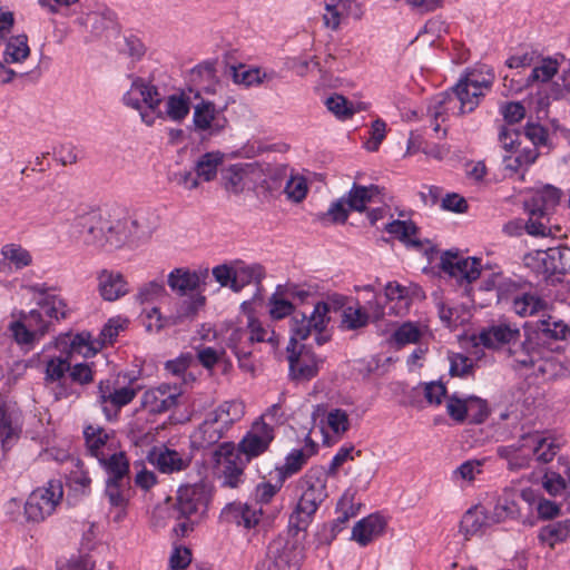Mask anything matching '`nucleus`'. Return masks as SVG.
<instances>
[{
	"label": "nucleus",
	"instance_id": "1",
	"mask_svg": "<svg viewBox=\"0 0 570 570\" xmlns=\"http://www.w3.org/2000/svg\"><path fill=\"white\" fill-rule=\"evenodd\" d=\"M495 76L485 67L474 68L465 72L451 89L434 96L428 114L435 121L444 120L445 115H464L472 112L481 99L491 90Z\"/></svg>",
	"mask_w": 570,
	"mask_h": 570
},
{
	"label": "nucleus",
	"instance_id": "2",
	"mask_svg": "<svg viewBox=\"0 0 570 570\" xmlns=\"http://www.w3.org/2000/svg\"><path fill=\"white\" fill-rule=\"evenodd\" d=\"M83 242L98 248H119L131 237H139V222L120 209H96L75 219Z\"/></svg>",
	"mask_w": 570,
	"mask_h": 570
},
{
	"label": "nucleus",
	"instance_id": "3",
	"mask_svg": "<svg viewBox=\"0 0 570 570\" xmlns=\"http://www.w3.org/2000/svg\"><path fill=\"white\" fill-rule=\"evenodd\" d=\"M37 304L39 308L28 314L21 313L20 318L9 325L19 345H32L49 332L53 322L65 320L70 314L67 302L60 295H47L39 298Z\"/></svg>",
	"mask_w": 570,
	"mask_h": 570
},
{
	"label": "nucleus",
	"instance_id": "4",
	"mask_svg": "<svg viewBox=\"0 0 570 570\" xmlns=\"http://www.w3.org/2000/svg\"><path fill=\"white\" fill-rule=\"evenodd\" d=\"M326 482V472L322 466H312L299 479L298 484L303 493L289 515V530L298 533L307 529L320 505L327 498Z\"/></svg>",
	"mask_w": 570,
	"mask_h": 570
},
{
	"label": "nucleus",
	"instance_id": "5",
	"mask_svg": "<svg viewBox=\"0 0 570 570\" xmlns=\"http://www.w3.org/2000/svg\"><path fill=\"white\" fill-rule=\"evenodd\" d=\"M292 531L277 535L267 544L261 570H301L304 546L296 538V532L291 534Z\"/></svg>",
	"mask_w": 570,
	"mask_h": 570
},
{
	"label": "nucleus",
	"instance_id": "6",
	"mask_svg": "<svg viewBox=\"0 0 570 570\" xmlns=\"http://www.w3.org/2000/svg\"><path fill=\"white\" fill-rule=\"evenodd\" d=\"M561 195L559 188L547 185L525 202V210L529 214V220L525 224L528 234L532 236H546L548 234L550 229L543 219L549 222L548 217L559 205Z\"/></svg>",
	"mask_w": 570,
	"mask_h": 570
},
{
	"label": "nucleus",
	"instance_id": "7",
	"mask_svg": "<svg viewBox=\"0 0 570 570\" xmlns=\"http://www.w3.org/2000/svg\"><path fill=\"white\" fill-rule=\"evenodd\" d=\"M62 497L63 488L59 480H50L46 487L33 490L24 503L27 521L33 523L45 521L56 511Z\"/></svg>",
	"mask_w": 570,
	"mask_h": 570
},
{
	"label": "nucleus",
	"instance_id": "8",
	"mask_svg": "<svg viewBox=\"0 0 570 570\" xmlns=\"http://www.w3.org/2000/svg\"><path fill=\"white\" fill-rule=\"evenodd\" d=\"M210 498V488L204 482L180 485L177 490L176 501L171 507V517L180 520L204 513Z\"/></svg>",
	"mask_w": 570,
	"mask_h": 570
},
{
	"label": "nucleus",
	"instance_id": "9",
	"mask_svg": "<svg viewBox=\"0 0 570 570\" xmlns=\"http://www.w3.org/2000/svg\"><path fill=\"white\" fill-rule=\"evenodd\" d=\"M136 395L135 387L121 385L118 380H102L97 386V402L108 421L116 420L121 409L131 403Z\"/></svg>",
	"mask_w": 570,
	"mask_h": 570
},
{
	"label": "nucleus",
	"instance_id": "10",
	"mask_svg": "<svg viewBox=\"0 0 570 570\" xmlns=\"http://www.w3.org/2000/svg\"><path fill=\"white\" fill-rule=\"evenodd\" d=\"M330 304L317 302L311 314L296 311L291 318V340L288 345L306 340L312 331H324L330 323Z\"/></svg>",
	"mask_w": 570,
	"mask_h": 570
},
{
	"label": "nucleus",
	"instance_id": "11",
	"mask_svg": "<svg viewBox=\"0 0 570 570\" xmlns=\"http://www.w3.org/2000/svg\"><path fill=\"white\" fill-rule=\"evenodd\" d=\"M275 439V429L266 421L256 420L236 448V453L244 455L246 463L264 454Z\"/></svg>",
	"mask_w": 570,
	"mask_h": 570
},
{
	"label": "nucleus",
	"instance_id": "12",
	"mask_svg": "<svg viewBox=\"0 0 570 570\" xmlns=\"http://www.w3.org/2000/svg\"><path fill=\"white\" fill-rule=\"evenodd\" d=\"M287 345L289 377L296 382H308L317 376L323 360L306 345Z\"/></svg>",
	"mask_w": 570,
	"mask_h": 570
},
{
	"label": "nucleus",
	"instance_id": "13",
	"mask_svg": "<svg viewBox=\"0 0 570 570\" xmlns=\"http://www.w3.org/2000/svg\"><path fill=\"white\" fill-rule=\"evenodd\" d=\"M440 268L449 276L471 284L481 275V259L463 257L458 252L446 250L441 256Z\"/></svg>",
	"mask_w": 570,
	"mask_h": 570
},
{
	"label": "nucleus",
	"instance_id": "14",
	"mask_svg": "<svg viewBox=\"0 0 570 570\" xmlns=\"http://www.w3.org/2000/svg\"><path fill=\"white\" fill-rule=\"evenodd\" d=\"M181 393L183 391L177 383H163L157 387L145 391L140 399V405L150 414H160L176 407Z\"/></svg>",
	"mask_w": 570,
	"mask_h": 570
},
{
	"label": "nucleus",
	"instance_id": "15",
	"mask_svg": "<svg viewBox=\"0 0 570 570\" xmlns=\"http://www.w3.org/2000/svg\"><path fill=\"white\" fill-rule=\"evenodd\" d=\"M213 456L216 463L223 465L224 484L229 488L238 487L247 463L243 462L240 455L236 453L235 444L233 442L220 443Z\"/></svg>",
	"mask_w": 570,
	"mask_h": 570
},
{
	"label": "nucleus",
	"instance_id": "16",
	"mask_svg": "<svg viewBox=\"0 0 570 570\" xmlns=\"http://www.w3.org/2000/svg\"><path fill=\"white\" fill-rule=\"evenodd\" d=\"M125 105L134 109L140 110L141 105L145 104L153 112L158 111L160 116L159 106L163 101L158 88L144 78L135 77L131 82L130 90H128L122 98Z\"/></svg>",
	"mask_w": 570,
	"mask_h": 570
},
{
	"label": "nucleus",
	"instance_id": "17",
	"mask_svg": "<svg viewBox=\"0 0 570 570\" xmlns=\"http://www.w3.org/2000/svg\"><path fill=\"white\" fill-rule=\"evenodd\" d=\"M207 276V269L197 272L187 267H177L168 274L167 284L173 293L184 297L191 295V293H203L200 287Z\"/></svg>",
	"mask_w": 570,
	"mask_h": 570
},
{
	"label": "nucleus",
	"instance_id": "18",
	"mask_svg": "<svg viewBox=\"0 0 570 570\" xmlns=\"http://www.w3.org/2000/svg\"><path fill=\"white\" fill-rule=\"evenodd\" d=\"M528 434H523L515 443L510 445H501L497 449L499 458L508 463V469L519 471L530 466L533 456V444L525 440Z\"/></svg>",
	"mask_w": 570,
	"mask_h": 570
},
{
	"label": "nucleus",
	"instance_id": "19",
	"mask_svg": "<svg viewBox=\"0 0 570 570\" xmlns=\"http://www.w3.org/2000/svg\"><path fill=\"white\" fill-rule=\"evenodd\" d=\"M521 332L517 326H511L510 324H498L492 325L488 328H484L479 334L480 343L487 348L499 350L503 346L514 345L518 341H520Z\"/></svg>",
	"mask_w": 570,
	"mask_h": 570
},
{
	"label": "nucleus",
	"instance_id": "20",
	"mask_svg": "<svg viewBox=\"0 0 570 570\" xmlns=\"http://www.w3.org/2000/svg\"><path fill=\"white\" fill-rule=\"evenodd\" d=\"M149 462L155 465L161 473H174L186 470L191 460L181 455L176 450L168 448H154L148 454Z\"/></svg>",
	"mask_w": 570,
	"mask_h": 570
},
{
	"label": "nucleus",
	"instance_id": "21",
	"mask_svg": "<svg viewBox=\"0 0 570 570\" xmlns=\"http://www.w3.org/2000/svg\"><path fill=\"white\" fill-rule=\"evenodd\" d=\"M337 518L330 524H324L318 533L320 542L330 544L336 535L343 530L344 524L356 515L357 509L352 502V498L343 495L336 505Z\"/></svg>",
	"mask_w": 570,
	"mask_h": 570
},
{
	"label": "nucleus",
	"instance_id": "22",
	"mask_svg": "<svg viewBox=\"0 0 570 570\" xmlns=\"http://www.w3.org/2000/svg\"><path fill=\"white\" fill-rule=\"evenodd\" d=\"M261 514V510H256L247 503L232 502L223 509L220 517L227 523L252 529L258 524Z\"/></svg>",
	"mask_w": 570,
	"mask_h": 570
},
{
	"label": "nucleus",
	"instance_id": "23",
	"mask_svg": "<svg viewBox=\"0 0 570 570\" xmlns=\"http://www.w3.org/2000/svg\"><path fill=\"white\" fill-rule=\"evenodd\" d=\"M538 343L528 337L525 341H518L507 348L509 357L512 360L511 366L514 370L531 368L541 358Z\"/></svg>",
	"mask_w": 570,
	"mask_h": 570
},
{
	"label": "nucleus",
	"instance_id": "24",
	"mask_svg": "<svg viewBox=\"0 0 570 570\" xmlns=\"http://www.w3.org/2000/svg\"><path fill=\"white\" fill-rule=\"evenodd\" d=\"M98 282L99 293L105 301L114 302L128 293V284L119 272L102 269Z\"/></svg>",
	"mask_w": 570,
	"mask_h": 570
},
{
	"label": "nucleus",
	"instance_id": "25",
	"mask_svg": "<svg viewBox=\"0 0 570 570\" xmlns=\"http://www.w3.org/2000/svg\"><path fill=\"white\" fill-rule=\"evenodd\" d=\"M548 306V302L531 286L513 298L511 309L521 317H529L544 312Z\"/></svg>",
	"mask_w": 570,
	"mask_h": 570
},
{
	"label": "nucleus",
	"instance_id": "26",
	"mask_svg": "<svg viewBox=\"0 0 570 570\" xmlns=\"http://www.w3.org/2000/svg\"><path fill=\"white\" fill-rule=\"evenodd\" d=\"M225 432L239 422L245 415V404L238 400L224 401L216 409L207 413Z\"/></svg>",
	"mask_w": 570,
	"mask_h": 570
},
{
	"label": "nucleus",
	"instance_id": "27",
	"mask_svg": "<svg viewBox=\"0 0 570 570\" xmlns=\"http://www.w3.org/2000/svg\"><path fill=\"white\" fill-rule=\"evenodd\" d=\"M385 525L386 522L383 517L377 513L370 514L355 523L352 530V539L365 547L384 532Z\"/></svg>",
	"mask_w": 570,
	"mask_h": 570
},
{
	"label": "nucleus",
	"instance_id": "28",
	"mask_svg": "<svg viewBox=\"0 0 570 570\" xmlns=\"http://www.w3.org/2000/svg\"><path fill=\"white\" fill-rule=\"evenodd\" d=\"M325 9V26L333 30H336L340 27L343 18L361 16V10L356 0H330L326 2Z\"/></svg>",
	"mask_w": 570,
	"mask_h": 570
},
{
	"label": "nucleus",
	"instance_id": "29",
	"mask_svg": "<svg viewBox=\"0 0 570 570\" xmlns=\"http://www.w3.org/2000/svg\"><path fill=\"white\" fill-rule=\"evenodd\" d=\"M205 304L206 297L203 293H191V295L180 297L175 304L174 311L170 313L173 320H175V325L195 320Z\"/></svg>",
	"mask_w": 570,
	"mask_h": 570
},
{
	"label": "nucleus",
	"instance_id": "30",
	"mask_svg": "<svg viewBox=\"0 0 570 570\" xmlns=\"http://www.w3.org/2000/svg\"><path fill=\"white\" fill-rule=\"evenodd\" d=\"M488 520L489 517L485 509L481 505H474L463 514L460 522V532L464 535L465 540H469L484 532L489 525Z\"/></svg>",
	"mask_w": 570,
	"mask_h": 570
},
{
	"label": "nucleus",
	"instance_id": "31",
	"mask_svg": "<svg viewBox=\"0 0 570 570\" xmlns=\"http://www.w3.org/2000/svg\"><path fill=\"white\" fill-rule=\"evenodd\" d=\"M226 434L227 432L206 414L205 420L193 434L191 442L197 449H206L217 444Z\"/></svg>",
	"mask_w": 570,
	"mask_h": 570
},
{
	"label": "nucleus",
	"instance_id": "32",
	"mask_svg": "<svg viewBox=\"0 0 570 570\" xmlns=\"http://www.w3.org/2000/svg\"><path fill=\"white\" fill-rule=\"evenodd\" d=\"M105 495L111 507L125 510L132 497L130 479L106 480Z\"/></svg>",
	"mask_w": 570,
	"mask_h": 570
},
{
	"label": "nucleus",
	"instance_id": "33",
	"mask_svg": "<svg viewBox=\"0 0 570 570\" xmlns=\"http://www.w3.org/2000/svg\"><path fill=\"white\" fill-rule=\"evenodd\" d=\"M86 445L90 455L95 456L100 461L110 453L108 445V433L100 426L88 425L83 431Z\"/></svg>",
	"mask_w": 570,
	"mask_h": 570
},
{
	"label": "nucleus",
	"instance_id": "34",
	"mask_svg": "<svg viewBox=\"0 0 570 570\" xmlns=\"http://www.w3.org/2000/svg\"><path fill=\"white\" fill-rule=\"evenodd\" d=\"M99 463L108 475L107 480L122 481L130 479V465L124 452H110L105 458L100 459Z\"/></svg>",
	"mask_w": 570,
	"mask_h": 570
},
{
	"label": "nucleus",
	"instance_id": "35",
	"mask_svg": "<svg viewBox=\"0 0 570 570\" xmlns=\"http://www.w3.org/2000/svg\"><path fill=\"white\" fill-rule=\"evenodd\" d=\"M569 333L570 328L564 322L556 321L549 316L547 320L539 321L535 338L541 343H548L551 340L562 341L567 338Z\"/></svg>",
	"mask_w": 570,
	"mask_h": 570
},
{
	"label": "nucleus",
	"instance_id": "36",
	"mask_svg": "<svg viewBox=\"0 0 570 570\" xmlns=\"http://www.w3.org/2000/svg\"><path fill=\"white\" fill-rule=\"evenodd\" d=\"M542 262L546 273L551 275L570 274V247L550 248Z\"/></svg>",
	"mask_w": 570,
	"mask_h": 570
},
{
	"label": "nucleus",
	"instance_id": "37",
	"mask_svg": "<svg viewBox=\"0 0 570 570\" xmlns=\"http://www.w3.org/2000/svg\"><path fill=\"white\" fill-rule=\"evenodd\" d=\"M538 538L542 543H547L553 549L557 543L564 542L570 538V519L552 522L542 527Z\"/></svg>",
	"mask_w": 570,
	"mask_h": 570
},
{
	"label": "nucleus",
	"instance_id": "38",
	"mask_svg": "<svg viewBox=\"0 0 570 570\" xmlns=\"http://www.w3.org/2000/svg\"><path fill=\"white\" fill-rule=\"evenodd\" d=\"M70 363V357L66 354L49 357L46 361L45 383H61L69 376Z\"/></svg>",
	"mask_w": 570,
	"mask_h": 570
},
{
	"label": "nucleus",
	"instance_id": "39",
	"mask_svg": "<svg viewBox=\"0 0 570 570\" xmlns=\"http://www.w3.org/2000/svg\"><path fill=\"white\" fill-rule=\"evenodd\" d=\"M533 444V456L540 463L551 462L558 453L559 445L548 438H542L539 433H529L527 439Z\"/></svg>",
	"mask_w": 570,
	"mask_h": 570
},
{
	"label": "nucleus",
	"instance_id": "40",
	"mask_svg": "<svg viewBox=\"0 0 570 570\" xmlns=\"http://www.w3.org/2000/svg\"><path fill=\"white\" fill-rule=\"evenodd\" d=\"M90 334L86 332L75 335H67L60 340V344L69 347L66 355H68L70 358L72 354H79L88 357L90 355H95L98 350L90 341Z\"/></svg>",
	"mask_w": 570,
	"mask_h": 570
},
{
	"label": "nucleus",
	"instance_id": "41",
	"mask_svg": "<svg viewBox=\"0 0 570 570\" xmlns=\"http://www.w3.org/2000/svg\"><path fill=\"white\" fill-rule=\"evenodd\" d=\"M385 230L406 245L415 248L421 246V242L413 238L417 234V226L412 220L395 219L385 226Z\"/></svg>",
	"mask_w": 570,
	"mask_h": 570
},
{
	"label": "nucleus",
	"instance_id": "42",
	"mask_svg": "<svg viewBox=\"0 0 570 570\" xmlns=\"http://www.w3.org/2000/svg\"><path fill=\"white\" fill-rule=\"evenodd\" d=\"M263 277L264 268L258 264L237 267L234 271L232 289L234 292H239L252 283L259 284Z\"/></svg>",
	"mask_w": 570,
	"mask_h": 570
},
{
	"label": "nucleus",
	"instance_id": "43",
	"mask_svg": "<svg viewBox=\"0 0 570 570\" xmlns=\"http://www.w3.org/2000/svg\"><path fill=\"white\" fill-rule=\"evenodd\" d=\"M30 55L27 35L11 37L6 45L4 62L14 63L26 60Z\"/></svg>",
	"mask_w": 570,
	"mask_h": 570
},
{
	"label": "nucleus",
	"instance_id": "44",
	"mask_svg": "<svg viewBox=\"0 0 570 570\" xmlns=\"http://www.w3.org/2000/svg\"><path fill=\"white\" fill-rule=\"evenodd\" d=\"M308 461V454H304V450H293L285 458V463L277 466L275 472L281 481H286L288 478L298 473Z\"/></svg>",
	"mask_w": 570,
	"mask_h": 570
},
{
	"label": "nucleus",
	"instance_id": "45",
	"mask_svg": "<svg viewBox=\"0 0 570 570\" xmlns=\"http://www.w3.org/2000/svg\"><path fill=\"white\" fill-rule=\"evenodd\" d=\"M223 159L224 156L219 151L204 154L195 166L197 177L203 178L205 181L213 180L216 177L218 166L222 165Z\"/></svg>",
	"mask_w": 570,
	"mask_h": 570
},
{
	"label": "nucleus",
	"instance_id": "46",
	"mask_svg": "<svg viewBox=\"0 0 570 570\" xmlns=\"http://www.w3.org/2000/svg\"><path fill=\"white\" fill-rule=\"evenodd\" d=\"M168 295L164 277L144 283L137 291L136 301L139 304L154 303Z\"/></svg>",
	"mask_w": 570,
	"mask_h": 570
},
{
	"label": "nucleus",
	"instance_id": "47",
	"mask_svg": "<svg viewBox=\"0 0 570 570\" xmlns=\"http://www.w3.org/2000/svg\"><path fill=\"white\" fill-rule=\"evenodd\" d=\"M216 116V107L210 101H202L195 107L194 125L199 130H212V134L218 132L222 127L213 126Z\"/></svg>",
	"mask_w": 570,
	"mask_h": 570
},
{
	"label": "nucleus",
	"instance_id": "48",
	"mask_svg": "<svg viewBox=\"0 0 570 570\" xmlns=\"http://www.w3.org/2000/svg\"><path fill=\"white\" fill-rule=\"evenodd\" d=\"M144 325L148 333H160L163 330L176 326L171 315H164L159 307L142 311Z\"/></svg>",
	"mask_w": 570,
	"mask_h": 570
},
{
	"label": "nucleus",
	"instance_id": "49",
	"mask_svg": "<svg viewBox=\"0 0 570 570\" xmlns=\"http://www.w3.org/2000/svg\"><path fill=\"white\" fill-rule=\"evenodd\" d=\"M370 315L358 304L356 307L347 306L342 312L341 327L348 331L365 327L368 324Z\"/></svg>",
	"mask_w": 570,
	"mask_h": 570
},
{
	"label": "nucleus",
	"instance_id": "50",
	"mask_svg": "<svg viewBox=\"0 0 570 570\" xmlns=\"http://www.w3.org/2000/svg\"><path fill=\"white\" fill-rule=\"evenodd\" d=\"M531 283L522 279L503 278L497 285L498 302H513L523 289L530 288Z\"/></svg>",
	"mask_w": 570,
	"mask_h": 570
},
{
	"label": "nucleus",
	"instance_id": "51",
	"mask_svg": "<svg viewBox=\"0 0 570 570\" xmlns=\"http://www.w3.org/2000/svg\"><path fill=\"white\" fill-rule=\"evenodd\" d=\"M1 255L12 263L17 269L30 266L32 263L30 253L19 244H6L1 248Z\"/></svg>",
	"mask_w": 570,
	"mask_h": 570
},
{
	"label": "nucleus",
	"instance_id": "52",
	"mask_svg": "<svg viewBox=\"0 0 570 570\" xmlns=\"http://www.w3.org/2000/svg\"><path fill=\"white\" fill-rule=\"evenodd\" d=\"M232 76L235 83L247 87L261 85L267 78V75L265 72L262 75L258 68L246 69L244 65L232 67Z\"/></svg>",
	"mask_w": 570,
	"mask_h": 570
},
{
	"label": "nucleus",
	"instance_id": "53",
	"mask_svg": "<svg viewBox=\"0 0 570 570\" xmlns=\"http://www.w3.org/2000/svg\"><path fill=\"white\" fill-rule=\"evenodd\" d=\"M559 63L556 59H552L550 57L548 58H541L540 65L535 66L531 75L528 78V83L541 81V82H548L550 81L554 75L558 72Z\"/></svg>",
	"mask_w": 570,
	"mask_h": 570
},
{
	"label": "nucleus",
	"instance_id": "54",
	"mask_svg": "<svg viewBox=\"0 0 570 570\" xmlns=\"http://www.w3.org/2000/svg\"><path fill=\"white\" fill-rule=\"evenodd\" d=\"M282 286L277 287L276 293H274L269 298V314L274 320H282L288 315H292L296 312L293 303L286 298L282 297L281 293Z\"/></svg>",
	"mask_w": 570,
	"mask_h": 570
},
{
	"label": "nucleus",
	"instance_id": "55",
	"mask_svg": "<svg viewBox=\"0 0 570 570\" xmlns=\"http://www.w3.org/2000/svg\"><path fill=\"white\" fill-rule=\"evenodd\" d=\"M421 338L420 328L413 323H404L399 326L392 334V340L395 342L397 347H402L406 344L417 343Z\"/></svg>",
	"mask_w": 570,
	"mask_h": 570
},
{
	"label": "nucleus",
	"instance_id": "56",
	"mask_svg": "<svg viewBox=\"0 0 570 570\" xmlns=\"http://www.w3.org/2000/svg\"><path fill=\"white\" fill-rule=\"evenodd\" d=\"M189 112L188 99L184 96L171 95L166 102V114L175 121L183 120Z\"/></svg>",
	"mask_w": 570,
	"mask_h": 570
},
{
	"label": "nucleus",
	"instance_id": "57",
	"mask_svg": "<svg viewBox=\"0 0 570 570\" xmlns=\"http://www.w3.org/2000/svg\"><path fill=\"white\" fill-rule=\"evenodd\" d=\"M446 412L452 420L463 423L469 414V397L461 399L456 394L448 396Z\"/></svg>",
	"mask_w": 570,
	"mask_h": 570
},
{
	"label": "nucleus",
	"instance_id": "58",
	"mask_svg": "<svg viewBox=\"0 0 570 570\" xmlns=\"http://www.w3.org/2000/svg\"><path fill=\"white\" fill-rule=\"evenodd\" d=\"M307 190V181L303 176H291L284 187L287 198L294 203H301L305 199Z\"/></svg>",
	"mask_w": 570,
	"mask_h": 570
},
{
	"label": "nucleus",
	"instance_id": "59",
	"mask_svg": "<svg viewBox=\"0 0 570 570\" xmlns=\"http://www.w3.org/2000/svg\"><path fill=\"white\" fill-rule=\"evenodd\" d=\"M490 415L488 402L478 396H469V414L470 423L481 424Z\"/></svg>",
	"mask_w": 570,
	"mask_h": 570
},
{
	"label": "nucleus",
	"instance_id": "60",
	"mask_svg": "<svg viewBox=\"0 0 570 570\" xmlns=\"http://www.w3.org/2000/svg\"><path fill=\"white\" fill-rule=\"evenodd\" d=\"M70 381L79 385H88L94 382L95 371L88 363H70L69 376Z\"/></svg>",
	"mask_w": 570,
	"mask_h": 570
},
{
	"label": "nucleus",
	"instance_id": "61",
	"mask_svg": "<svg viewBox=\"0 0 570 570\" xmlns=\"http://www.w3.org/2000/svg\"><path fill=\"white\" fill-rule=\"evenodd\" d=\"M370 196L365 189V186L354 184L348 191L346 204L350 209L356 212H363L366 208V204L370 203Z\"/></svg>",
	"mask_w": 570,
	"mask_h": 570
},
{
	"label": "nucleus",
	"instance_id": "62",
	"mask_svg": "<svg viewBox=\"0 0 570 570\" xmlns=\"http://www.w3.org/2000/svg\"><path fill=\"white\" fill-rule=\"evenodd\" d=\"M385 296L389 301H396L403 304L405 307L409 306L412 297L410 287L403 286L397 282H389L385 285Z\"/></svg>",
	"mask_w": 570,
	"mask_h": 570
},
{
	"label": "nucleus",
	"instance_id": "63",
	"mask_svg": "<svg viewBox=\"0 0 570 570\" xmlns=\"http://www.w3.org/2000/svg\"><path fill=\"white\" fill-rule=\"evenodd\" d=\"M284 481L279 476H275V483L261 482L255 488V500L258 503H269L276 493L282 489Z\"/></svg>",
	"mask_w": 570,
	"mask_h": 570
},
{
	"label": "nucleus",
	"instance_id": "64",
	"mask_svg": "<svg viewBox=\"0 0 570 570\" xmlns=\"http://www.w3.org/2000/svg\"><path fill=\"white\" fill-rule=\"evenodd\" d=\"M348 212L344 207V200H336L331 205L327 212L318 215V220L322 223L344 224L347 220Z\"/></svg>",
	"mask_w": 570,
	"mask_h": 570
}]
</instances>
